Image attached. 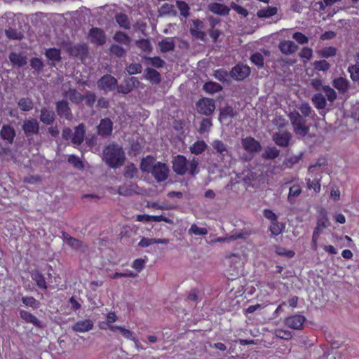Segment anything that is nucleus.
<instances>
[{
  "label": "nucleus",
  "mask_w": 359,
  "mask_h": 359,
  "mask_svg": "<svg viewBox=\"0 0 359 359\" xmlns=\"http://www.w3.org/2000/svg\"><path fill=\"white\" fill-rule=\"evenodd\" d=\"M235 114L236 113L233 107L229 106L226 107L222 110L219 116V119L221 121H222L227 118L228 117H233L235 116Z\"/></svg>",
  "instance_id": "47"
},
{
  "label": "nucleus",
  "mask_w": 359,
  "mask_h": 359,
  "mask_svg": "<svg viewBox=\"0 0 359 359\" xmlns=\"http://www.w3.org/2000/svg\"><path fill=\"white\" fill-rule=\"evenodd\" d=\"M64 238L65 243L73 248L79 249L82 247L81 243L74 238H72L69 236H65Z\"/></svg>",
  "instance_id": "51"
},
{
  "label": "nucleus",
  "mask_w": 359,
  "mask_h": 359,
  "mask_svg": "<svg viewBox=\"0 0 359 359\" xmlns=\"http://www.w3.org/2000/svg\"><path fill=\"white\" fill-rule=\"evenodd\" d=\"M250 60L253 64L259 67H262L264 65V57L259 53H254L251 56Z\"/></svg>",
  "instance_id": "57"
},
{
  "label": "nucleus",
  "mask_w": 359,
  "mask_h": 359,
  "mask_svg": "<svg viewBox=\"0 0 359 359\" xmlns=\"http://www.w3.org/2000/svg\"><path fill=\"white\" fill-rule=\"evenodd\" d=\"M145 72H146V78L148 80H149L155 83H158L160 82L161 76H160L159 73L156 70H155L154 69H151V68H147V69H146Z\"/></svg>",
  "instance_id": "35"
},
{
  "label": "nucleus",
  "mask_w": 359,
  "mask_h": 359,
  "mask_svg": "<svg viewBox=\"0 0 359 359\" xmlns=\"http://www.w3.org/2000/svg\"><path fill=\"white\" fill-rule=\"evenodd\" d=\"M137 168L133 163L128 164L125 168L124 175L126 177L133 178L137 173Z\"/></svg>",
  "instance_id": "60"
},
{
  "label": "nucleus",
  "mask_w": 359,
  "mask_h": 359,
  "mask_svg": "<svg viewBox=\"0 0 359 359\" xmlns=\"http://www.w3.org/2000/svg\"><path fill=\"white\" fill-rule=\"evenodd\" d=\"M90 40L95 43L102 45L105 43L106 39L104 32L99 28H93L89 32Z\"/></svg>",
  "instance_id": "14"
},
{
  "label": "nucleus",
  "mask_w": 359,
  "mask_h": 359,
  "mask_svg": "<svg viewBox=\"0 0 359 359\" xmlns=\"http://www.w3.org/2000/svg\"><path fill=\"white\" fill-rule=\"evenodd\" d=\"M175 46L174 39L170 37H166L158 42L160 50L163 53L172 50Z\"/></svg>",
  "instance_id": "23"
},
{
  "label": "nucleus",
  "mask_w": 359,
  "mask_h": 359,
  "mask_svg": "<svg viewBox=\"0 0 359 359\" xmlns=\"http://www.w3.org/2000/svg\"><path fill=\"white\" fill-rule=\"evenodd\" d=\"M18 107L22 111H29L33 107L32 102L28 98H22L18 102Z\"/></svg>",
  "instance_id": "48"
},
{
  "label": "nucleus",
  "mask_w": 359,
  "mask_h": 359,
  "mask_svg": "<svg viewBox=\"0 0 359 359\" xmlns=\"http://www.w3.org/2000/svg\"><path fill=\"white\" fill-rule=\"evenodd\" d=\"M316 53L320 57L328 58L330 57L334 56L337 53V50L334 47L329 46L318 50Z\"/></svg>",
  "instance_id": "31"
},
{
  "label": "nucleus",
  "mask_w": 359,
  "mask_h": 359,
  "mask_svg": "<svg viewBox=\"0 0 359 359\" xmlns=\"http://www.w3.org/2000/svg\"><path fill=\"white\" fill-rule=\"evenodd\" d=\"M211 145L216 153L219 154L221 156L224 157L229 155V149L220 140H214Z\"/></svg>",
  "instance_id": "22"
},
{
  "label": "nucleus",
  "mask_w": 359,
  "mask_h": 359,
  "mask_svg": "<svg viewBox=\"0 0 359 359\" xmlns=\"http://www.w3.org/2000/svg\"><path fill=\"white\" fill-rule=\"evenodd\" d=\"M32 278L36 282V284L39 287L43 289H46L47 287L44 277L38 271H34L32 273Z\"/></svg>",
  "instance_id": "36"
},
{
  "label": "nucleus",
  "mask_w": 359,
  "mask_h": 359,
  "mask_svg": "<svg viewBox=\"0 0 359 359\" xmlns=\"http://www.w3.org/2000/svg\"><path fill=\"white\" fill-rule=\"evenodd\" d=\"M46 57L53 61L58 62L60 60V50L57 48H50L46 51Z\"/></svg>",
  "instance_id": "43"
},
{
  "label": "nucleus",
  "mask_w": 359,
  "mask_h": 359,
  "mask_svg": "<svg viewBox=\"0 0 359 359\" xmlns=\"http://www.w3.org/2000/svg\"><path fill=\"white\" fill-rule=\"evenodd\" d=\"M198 165V161L194 158L188 161L187 159L182 155H177L172 161V169L177 175H184L189 172L191 175H195L197 172Z\"/></svg>",
  "instance_id": "3"
},
{
  "label": "nucleus",
  "mask_w": 359,
  "mask_h": 359,
  "mask_svg": "<svg viewBox=\"0 0 359 359\" xmlns=\"http://www.w3.org/2000/svg\"><path fill=\"white\" fill-rule=\"evenodd\" d=\"M177 6L180 13L184 17H187L189 14V7L187 3L182 1H177Z\"/></svg>",
  "instance_id": "54"
},
{
  "label": "nucleus",
  "mask_w": 359,
  "mask_h": 359,
  "mask_svg": "<svg viewBox=\"0 0 359 359\" xmlns=\"http://www.w3.org/2000/svg\"><path fill=\"white\" fill-rule=\"evenodd\" d=\"M118 319L117 316L114 312H109L107 315L106 327H101L102 329H109L111 332H116L118 326L113 325L112 323H115Z\"/></svg>",
  "instance_id": "26"
},
{
  "label": "nucleus",
  "mask_w": 359,
  "mask_h": 359,
  "mask_svg": "<svg viewBox=\"0 0 359 359\" xmlns=\"http://www.w3.org/2000/svg\"><path fill=\"white\" fill-rule=\"evenodd\" d=\"M116 86V79L111 75H105L98 81L99 88L106 91L114 90Z\"/></svg>",
  "instance_id": "9"
},
{
  "label": "nucleus",
  "mask_w": 359,
  "mask_h": 359,
  "mask_svg": "<svg viewBox=\"0 0 359 359\" xmlns=\"http://www.w3.org/2000/svg\"><path fill=\"white\" fill-rule=\"evenodd\" d=\"M116 21L119 25V26L123 28L129 29L130 27V23L128 20V18L125 14L119 13L116 15Z\"/></svg>",
  "instance_id": "41"
},
{
  "label": "nucleus",
  "mask_w": 359,
  "mask_h": 359,
  "mask_svg": "<svg viewBox=\"0 0 359 359\" xmlns=\"http://www.w3.org/2000/svg\"><path fill=\"white\" fill-rule=\"evenodd\" d=\"M277 13L276 7H267L257 11V15L260 18H267L275 15Z\"/></svg>",
  "instance_id": "32"
},
{
  "label": "nucleus",
  "mask_w": 359,
  "mask_h": 359,
  "mask_svg": "<svg viewBox=\"0 0 359 359\" xmlns=\"http://www.w3.org/2000/svg\"><path fill=\"white\" fill-rule=\"evenodd\" d=\"M114 39L116 42L122 43L126 46H128L131 41L130 37L121 32H116L114 36Z\"/></svg>",
  "instance_id": "42"
},
{
  "label": "nucleus",
  "mask_w": 359,
  "mask_h": 359,
  "mask_svg": "<svg viewBox=\"0 0 359 359\" xmlns=\"http://www.w3.org/2000/svg\"><path fill=\"white\" fill-rule=\"evenodd\" d=\"M9 59L13 65L18 67H22L27 63V59L25 56L15 53H11Z\"/></svg>",
  "instance_id": "28"
},
{
  "label": "nucleus",
  "mask_w": 359,
  "mask_h": 359,
  "mask_svg": "<svg viewBox=\"0 0 359 359\" xmlns=\"http://www.w3.org/2000/svg\"><path fill=\"white\" fill-rule=\"evenodd\" d=\"M292 38L300 44H306L309 41V39L305 34L298 32L293 34Z\"/></svg>",
  "instance_id": "61"
},
{
  "label": "nucleus",
  "mask_w": 359,
  "mask_h": 359,
  "mask_svg": "<svg viewBox=\"0 0 359 359\" xmlns=\"http://www.w3.org/2000/svg\"><path fill=\"white\" fill-rule=\"evenodd\" d=\"M116 331H118L125 339L135 341L137 346L135 334L132 331L120 326H118Z\"/></svg>",
  "instance_id": "44"
},
{
  "label": "nucleus",
  "mask_w": 359,
  "mask_h": 359,
  "mask_svg": "<svg viewBox=\"0 0 359 359\" xmlns=\"http://www.w3.org/2000/svg\"><path fill=\"white\" fill-rule=\"evenodd\" d=\"M54 112L52 111H49L46 108L41 109L40 120L43 123L49 125L53 123L54 120Z\"/></svg>",
  "instance_id": "30"
},
{
  "label": "nucleus",
  "mask_w": 359,
  "mask_h": 359,
  "mask_svg": "<svg viewBox=\"0 0 359 359\" xmlns=\"http://www.w3.org/2000/svg\"><path fill=\"white\" fill-rule=\"evenodd\" d=\"M113 123L109 118L101 120L98 126V133L102 136H108L111 133Z\"/></svg>",
  "instance_id": "18"
},
{
  "label": "nucleus",
  "mask_w": 359,
  "mask_h": 359,
  "mask_svg": "<svg viewBox=\"0 0 359 359\" xmlns=\"http://www.w3.org/2000/svg\"><path fill=\"white\" fill-rule=\"evenodd\" d=\"M136 191H135V184H129V185H123V186H121L118 188V193L120 194V195H122V196H130L132 195L133 194L135 193Z\"/></svg>",
  "instance_id": "39"
},
{
  "label": "nucleus",
  "mask_w": 359,
  "mask_h": 359,
  "mask_svg": "<svg viewBox=\"0 0 359 359\" xmlns=\"http://www.w3.org/2000/svg\"><path fill=\"white\" fill-rule=\"evenodd\" d=\"M278 48L281 53L284 55H292L294 53L298 46L292 41L290 40H284L279 43Z\"/></svg>",
  "instance_id": "12"
},
{
  "label": "nucleus",
  "mask_w": 359,
  "mask_h": 359,
  "mask_svg": "<svg viewBox=\"0 0 359 359\" xmlns=\"http://www.w3.org/2000/svg\"><path fill=\"white\" fill-rule=\"evenodd\" d=\"M285 228V224L279 222L278 221H275L273 223H271V226H269V230L272 234L278 236L282 233Z\"/></svg>",
  "instance_id": "38"
},
{
  "label": "nucleus",
  "mask_w": 359,
  "mask_h": 359,
  "mask_svg": "<svg viewBox=\"0 0 359 359\" xmlns=\"http://www.w3.org/2000/svg\"><path fill=\"white\" fill-rule=\"evenodd\" d=\"M243 147L250 153L257 152L261 149V145L259 142L252 137H246L242 139Z\"/></svg>",
  "instance_id": "11"
},
{
  "label": "nucleus",
  "mask_w": 359,
  "mask_h": 359,
  "mask_svg": "<svg viewBox=\"0 0 359 359\" xmlns=\"http://www.w3.org/2000/svg\"><path fill=\"white\" fill-rule=\"evenodd\" d=\"M305 318L302 315H294L287 318L285 320V325L294 330H299L302 327Z\"/></svg>",
  "instance_id": "10"
},
{
  "label": "nucleus",
  "mask_w": 359,
  "mask_h": 359,
  "mask_svg": "<svg viewBox=\"0 0 359 359\" xmlns=\"http://www.w3.org/2000/svg\"><path fill=\"white\" fill-rule=\"evenodd\" d=\"M110 52L117 57H121L126 54V50L122 47L116 44H114L111 46Z\"/></svg>",
  "instance_id": "62"
},
{
  "label": "nucleus",
  "mask_w": 359,
  "mask_h": 359,
  "mask_svg": "<svg viewBox=\"0 0 359 359\" xmlns=\"http://www.w3.org/2000/svg\"><path fill=\"white\" fill-rule=\"evenodd\" d=\"M125 158V153L118 144H110L103 151V160L111 168H116L121 166Z\"/></svg>",
  "instance_id": "2"
},
{
  "label": "nucleus",
  "mask_w": 359,
  "mask_h": 359,
  "mask_svg": "<svg viewBox=\"0 0 359 359\" xmlns=\"http://www.w3.org/2000/svg\"><path fill=\"white\" fill-rule=\"evenodd\" d=\"M93 327V323L90 320H83L76 322L72 329L78 332H86L91 330Z\"/></svg>",
  "instance_id": "16"
},
{
  "label": "nucleus",
  "mask_w": 359,
  "mask_h": 359,
  "mask_svg": "<svg viewBox=\"0 0 359 359\" xmlns=\"http://www.w3.org/2000/svg\"><path fill=\"white\" fill-rule=\"evenodd\" d=\"M348 72L350 73L352 80L359 81V65H352L348 67Z\"/></svg>",
  "instance_id": "56"
},
{
  "label": "nucleus",
  "mask_w": 359,
  "mask_h": 359,
  "mask_svg": "<svg viewBox=\"0 0 359 359\" xmlns=\"http://www.w3.org/2000/svg\"><path fill=\"white\" fill-rule=\"evenodd\" d=\"M314 68L318 71L325 72L330 69V65L326 60L316 61L313 62Z\"/></svg>",
  "instance_id": "58"
},
{
  "label": "nucleus",
  "mask_w": 359,
  "mask_h": 359,
  "mask_svg": "<svg viewBox=\"0 0 359 359\" xmlns=\"http://www.w3.org/2000/svg\"><path fill=\"white\" fill-rule=\"evenodd\" d=\"M312 101L315 107L318 109H324L326 106L325 98L320 93L315 94L312 97Z\"/></svg>",
  "instance_id": "33"
},
{
  "label": "nucleus",
  "mask_w": 359,
  "mask_h": 359,
  "mask_svg": "<svg viewBox=\"0 0 359 359\" xmlns=\"http://www.w3.org/2000/svg\"><path fill=\"white\" fill-rule=\"evenodd\" d=\"M203 89L209 93H214L221 90V86L215 82H207L203 85Z\"/></svg>",
  "instance_id": "45"
},
{
  "label": "nucleus",
  "mask_w": 359,
  "mask_h": 359,
  "mask_svg": "<svg viewBox=\"0 0 359 359\" xmlns=\"http://www.w3.org/2000/svg\"><path fill=\"white\" fill-rule=\"evenodd\" d=\"M313 55V50L309 47H304L300 52V57L310 60Z\"/></svg>",
  "instance_id": "64"
},
{
  "label": "nucleus",
  "mask_w": 359,
  "mask_h": 359,
  "mask_svg": "<svg viewBox=\"0 0 359 359\" xmlns=\"http://www.w3.org/2000/svg\"><path fill=\"white\" fill-rule=\"evenodd\" d=\"M20 318L24 320L26 323H29L33 324L34 325L40 326V322L37 319L36 317H35L34 315H32L31 313L22 310L20 311Z\"/></svg>",
  "instance_id": "27"
},
{
  "label": "nucleus",
  "mask_w": 359,
  "mask_h": 359,
  "mask_svg": "<svg viewBox=\"0 0 359 359\" xmlns=\"http://www.w3.org/2000/svg\"><path fill=\"white\" fill-rule=\"evenodd\" d=\"M85 133L83 124H80L75 128L74 133L71 129L65 128L62 131V137L67 140H71L74 144L79 145L83 141Z\"/></svg>",
  "instance_id": "5"
},
{
  "label": "nucleus",
  "mask_w": 359,
  "mask_h": 359,
  "mask_svg": "<svg viewBox=\"0 0 359 359\" xmlns=\"http://www.w3.org/2000/svg\"><path fill=\"white\" fill-rule=\"evenodd\" d=\"M67 50L70 55L79 57L81 60L84 58L88 53L87 46L84 44L69 46Z\"/></svg>",
  "instance_id": "15"
},
{
  "label": "nucleus",
  "mask_w": 359,
  "mask_h": 359,
  "mask_svg": "<svg viewBox=\"0 0 359 359\" xmlns=\"http://www.w3.org/2000/svg\"><path fill=\"white\" fill-rule=\"evenodd\" d=\"M290 117L296 134L304 136L308 132V128L306 126L302 116L298 112L294 111L290 113Z\"/></svg>",
  "instance_id": "6"
},
{
  "label": "nucleus",
  "mask_w": 359,
  "mask_h": 359,
  "mask_svg": "<svg viewBox=\"0 0 359 359\" xmlns=\"http://www.w3.org/2000/svg\"><path fill=\"white\" fill-rule=\"evenodd\" d=\"M274 334L277 337L285 340H289L292 338V332L288 330H285L283 329H276L274 331Z\"/></svg>",
  "instance_id": "52"
},
{
  "label": "nucleus",
  "mask_w": 359,
  "mask_h": 359,
  "mask_svg": "<svg viewBox=\"0 0 359 359\" xmlns=\"http://www.w3.org/2000/svg\"><path fill=\"white\" fill-rule=\"evenodd\" d=\"M320 165H314L309 168V176L306 178L307 187L309 189H313L316 193L320 191Z\"/></svg>",
  "instance_id": "4"
},
{
  "label": "nucleus",
  "mask_w": 359,
  "mask_h": 359,
  "mask_svg": "<svg viewBox=\"0 0 359 359\" xmlns=\"http://www.w3.org/2000/svg\"><path fill=\"white\" fill-rule=\"evenodd\" d=\"M140 167L142 171L151 173L157 182L165 181L170 171L165 163L157 162L151 156H147L142 160Z\"/></svg>",
  "instance_id": "1"
},
{
  "label": "nucleus",
  "mask_w": 359,
  "mask_h": 359,
  "mask_svg": "<svg viewBox=\"0 0 359 359\" xmlns=\"http://www.w3.org/2000/svg\"><path fill=\"white\" fill-rule=\"evenodd\" d=\"M330 221L325 211H322L318 219L316 229L323 231L324 229L329 226Z\"/></svg>",
  "instance_id": "25"
},
{
  "label": "nucleus",
  "mask_w": 359,
  "mask_h": 359,
  "mask_svg": "<svg viewBox=\"0 0 359 359\" xmlns=\"http://www.w3.org/2000/svg\"><path fill=\"white\" fill-rule=\"evenodd\" d=\"M264 156L266 158L274 159L279 155V151L276 147H268L265 149Z\"/></svg>",
  "instance_id": "50"
},
{
  "label": "nucleus",
  "mask_w": 359,
  "mask_h": 359,
  "mask_svg": "<svg viewBox=\"0 0 359 359\" xmlns=\"http://www.w3.org/2000/svg\"><path fill=\"white\" fill-rule=\"evenodd\" d=\"M23 304L26 306L36 309L39 306V303L32 297H22Z\"/></svg>",
  "instance_id": "59"
},
{
  "label": "nucleus",
  "mask_w": 359,
  "mask_h": 359,
  "mask_svg": "<svg viewBox=\"0 0 359 359\" xmlns=\"http://www.w3.org/2000/svg\"><path fill=\"white\" fill-rule=\"evenodd\" d=\"M333 86L337 88L340 93H346L349 88L348 80L342 77L336 79L333 81Z\"/></svg>",
  "instance_id": "24"
},
{
  "label": "nucleus",
  "mask_w": 359,
  "mask_h": 359,
  "mask_svg": "<svg viewBox=\"0 0 359 359\" xmlns=\"http://www.w3.org/2000/svg\"><path fill=\"white\" fill-rule=\"evenodd\" d=\"M137 46L142 51L147 52V53H149L152 49L151 43L147 39H141V40L137 41Z\"/></svg>",
  "instance_id": "49"
},
{
  "label": "nucleus",
  "mask_w": 359,
  "mask_h": 359,
  "mask_svg": "<svg viewBox=\"0 0 359 359\" xmlns=\"http://www.w3.org/2000/svg\"><path fill=\"white\" fill-rule=\"evenodd\" d=\"M302 193V188L299 184H294L289 189L287 196L288 201L293 204L295 202V198L298 197Z\"/></svg>",
  "instance_id": "29"
},
{
  "label": "nucleus",
  "mask_w": 359,
  "mask_h": 359,
  "mask_svg": "<svg viewBox=\"0 0 359 359\" xmlns=\"http://www.w3.org/2000/svg\"><path fill=\"white\" fill-rule=\"evenodd\" d=\"M0 136L3 140L7 141L8 143H12L14 137H15V131L11 126L4 125L0 131Z\"/></svg>",
  "instance_id": "17"
},
{
  "label": "nucleus",
  "mask_w": 359,
  "mask_h": 359,
  "mask_svg": "<svg viewBox=\"0 0 359 359\" xmlns=\"http://www.w3.org/2000/svg\"><path fill=\"white\" fill-rule=\"evenodd\" d=\"M189 233L196 236H203L208 234V231L205 227H199L196 224H193L189 229Z\"/></svg>",
  "instance_id": "46"
},
{
  "label": "nucleus",
  "mask_w": 359,
  "mask_h": 359,
  "mask_svg": "<svg viewBox=\"0 0 359 359\" xmlns=\"http://www.w3.org/2000/svg\"><path fill=\"white\" fill-rule=\"evenodd\" d=\"M208 10L212 13L219 15H226L229 13L230 8L224 4L213 2L208 6Z\"/></svg>",
  "instance_id": "13"
},
{
  "label": "nucleus",
  "mask_w": 359,
  "mask_h": 359,
  "mask_svg": "<svg viewBox=\"0 0 359 359\" xmlns=\"http://www.w3.org/2000/svg\"><path fill=\"white\" fill-rule=\"evenodd\" d=\"M290 139V134L288 132H279L273 135V140L276 144L280 147H286Z\"/></svg>",
  "instance_id": "19"
},
{
  "label": "nucleus",
  "mask_w": 359,
  "mask_h": 359,
  "mask_svg": "<svg viewBox=\"0 0 359 359\" xmlns=\"http://www.w3.org/2000/svg\"><path fill=\"white\" fill-rule=\"evenodd\" d=\"M196 109L200 114L206 116L210 115L215 109V102L212 99H201L196 104Z\"/></svg>",
  "instance_id": "7"
},
{
  "label": "nucleus",
  "mask_w": 359,
  "mask_h": 359,
  "mask_svg": "<svg viewBox=\"0 0 359 359\" xmlns=\"http://www.w3.org/2000/svg\"><path fill=\"white\" fill-rule=\"evenodd\" d=\"M323 90L325 92L327 100L330 102H333L337 98V93L334 90L330 88L328 86H325L323 87Z\"/></svg>",
  "instance_id": "55"
},
{
  "label": "nucleus",
  "mask_w": 359,
  "mask_h": 359,
  "mask_svg": "<svg viewBox=\"0 0 359 359\" xmlns=\"http://www.w3.org/2000/svg\"><path fill=\"white\" fill-rule=\"evenodd\" d=\"M57 111L61 117H65L68 120L72 118V114L68 107V104L66 102H58L57 104Z\"/></svg>",
  "instance_id": "21"
},
{
  "label": "nucleus",
  "mask_w": 359,
  "mask_h": 359,
  "mask_svg": "<svg viewBox=\"0 0 359 359\" xmlns=\"http://www.w3.org/2000/svg\"><path fill=\"white\" fill-rule=\"evenodd\" d=\"M65 96L76 103L81 102L83 99V96L74 89H70L65 93Z\"/></svg>",
  "instance_id": "37"
},
{
  "label": "nucleus",
  "mask_w": 359,
  "mask_h": 359,
  "mask_svg": "<svg viewBox=\"0 0 359 359\" xmlns=\"http://www.w3.org/2000/svg\"><path fill=\"white\" fill-rule=\"evenodd\" d=\"M68 161L71 164L74 165L76 168L78 169H82L83 165L82 162L80 161L79 158L74 156V155H70L68 157Z\"/></svg>",
  "instance_id": "63"
},
{
  "label": "nucleus",
  "mask_w": 359,
  "mask_h": 359,
  "mask_svg": "<svg viewBox=\"0 0 359 359\" xmlns=\"http://www.w3.org/2000/svg\"><path fill=\"white\" fill-rule=\"evenodd\" d=\"M145 65H151L156 68H160L163 66L165 62L159 57H145Z\"/></svg>",
  "instance_id": "34"
},
{
  "label": "nucleus",
  "mask_w": 359,
  "mask_h": 359,
  "mask_svg": "<svg viewBox=\"0 0 359 359\" xmlns=\"http://www.w3.org/2000/svg\"><path fill=\"white\" fill-rule=\"evenodd\" d=\"M126 71L130 75L140 73L142 69V67L139 63H133L126 67Z\"/></svg>",
  "instance_id": "53"
},
{
  "label": "nucleus",
  "mask_w": 359,
  "mask_h": 359,
  "mask_svg": "<svg viewBox=\"0 0 359 359\" xmlns=\"http://www.w3.org/2000/svg\"><path fill=\"white\" fill-rule=\"evenodd\" d=\"M23 130L27 135L37 133L39 131V123L36 120H27L24 122Z\"/></svg>",
  "instance_id": "20"
},
{
  "label": "nucleus",
  "mask_w": 359,
  "mask_h": 359,
  "mask_svg": "<svg viewBox=\"0 0 359 359\" xmlns=\"http://www.w3.org/2000/svg\"><path fill=\"white\" fill-rule=\"evenodd\" d=\"M250 69L248 65H237L231 71V77L237 80H243L249 76Z\"/></svg>",
  "instance_id": "8"
},
{
  "label": "nucleus",
  "mask_w": 359,
  "mask_h": 359,
  "mask_svg": "<svg viewBox=\"0 0 359 359\" xmlns=\"http://www.w3.org/2000/svg\"><path fill=\"white\" fill-rule=\"evenodd\" d=\"M206 147L204 141H197L190 147V151L192 154H200L205 151Z\"/></svg>",
  "instance_id": "40"
}]
</instances>
